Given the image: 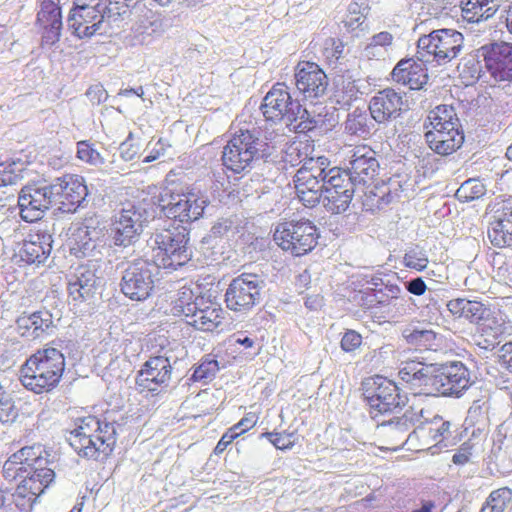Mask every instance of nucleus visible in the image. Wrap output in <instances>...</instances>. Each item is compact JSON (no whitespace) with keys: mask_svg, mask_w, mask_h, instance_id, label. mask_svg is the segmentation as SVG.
<instances>
[{"mask_svg":"<svg viewBox=\"0 0 512 512\" xmlns=\"http://www.w3.org/2000/svg\"><path fill=\"white\" fill-rule=\"evenodd\" d=\"M152 248L155 251L152 262L168 272L186 265L193 257L190 245V230L185 226L156 228L151 234Z\"/></svg>","mask_w":512,"mask_h":512,"instance_id":"39448f33","label":"nucleus"},{"mask_svg":"<svg viewBox=\"0 0 512 512\" xmlns=\"http://www.w3.org/2000/svg\"><path fill=\"white\" fill-rule=\"evenodd\" d=\"M434 365L432 396L459 398L473 383L469 369L461 361Z\"/></svg>","mask_w":512,"mask_h":512,"instance_id":"4468645a","label":"nucleus"},{"mask_svg":"<svg viewBox=\"0 0 512 512\" xmlns=\"http://www.w3.org/2000/svg\"><path fill=\"white\" fill-rule=\"evenodd\" d=\"M420 415L407 409L401 416H394L387 421H382L378 427L384 430L386 437L396 441L398 445H403L410 436V430L419 422Z\"/></svg>","mask_w":512,"mask_h":512,"instance_id":"c756f323","label":"nucleus"},{"mask_svg":"<svg viewBox=\"0 0 512 512\" xmlns=\"http://www.w3.org/2000/svg\"><path fill=\"white\" fill-rule=\"evenodd\" d=\"M16 454L21 458L23 465L27 466V469L31 467V464L36 461L40 454L50 456V454L45 451L40 444L22 447L16 452Z\"/></svg>","mask_w":512,"mask_h":512,"instance_id":"bf43d9fd","label":"nucleus"},{"mask_svg":"<svg viewBox=\"0 0 512 512\" xmlns=\"http://www.w3.org/2000/svg\"><path fill=\"white\" fill-rule=\"evenodd\" d=\"M344 130L350 135L365 138L375 131V124L366 111L356 108L347 115Z\"/></svg>","mask_w":512,"mask_h":512,"instance_id":"2f4dec72","label":"nucleus"},{"mask_svg":"<svg viewBox=\"0 0 512 512\" xmlns=\"http://www.w3.org/2000/svg\"><path fill=\"white\" fill-rule=\"evenodd\" d=\"M481 11H477V13L474 14H463V17L467 19L469 22H481V21H487L491 17H493L497 11L500 10L501 5L498 0L496 1H490V3L486 7H481Z\"/></svg>","mask_w":512,"mask_h":512,"instance_id":"680f3d73","label":"nucleus"},{"mask_svg":"<svg viewBox=\"0 0 512 512\" xmlns=\"http://www.w3.org/2000/svg\"><path fill=\"white\" fill-rule=\"evenodd\" d=\"M160 268L149 259H135L122 271L120 291L132 301L150 298L159 282Z\"/></svg>","mask_w":512,"mask_h":512,"instance_id":"1a4fd4ad","label":"nucleus"},{"mask_svg":"<svg viewBox=\"0 0 512 512\" xmlns=\"http://www.w3.org/2000/svg\"><path fill=\"white\" fill-rule=\"evenodd\" d=\"M484 68L495 82H512V44L493 42L477 49Z\"/></svg>","mask_w":512,"mask_h":512,"instance_id":"f3484780","label":"nucleus"},{"mask_svg":"<svg viewBox=\"0 0 512 512\" xmlns=\"http://www.w3.org/2000/svg\"><path fill=\"white\" fill-rule=\"evenodd\" d=\"M319 236L316 225L306 219L278 223L273 231L274 242L295 257L311 252L316 247Z\"/></svg>","mask_w":512,"mask_h":512,"instance_id":"9d476101","label":"nucleus"},{"mask_svg":"<svg viewBox=\"0 0 512 512\" xmlns=\"http://www.w3.org/2000/svg\"><path fill=\"white\" fill-rule=\"evenodd\" d=\"M347 168L359 187L365 186L374 180L378 174L380 164L374 150L367 146H360L352 151Z\"/></svg>","mask_w":512,"mask_h":512,"instance_id":"b1692460","label":"nucleus"},{"mask_svg":"<svg viewBox=\"0 0 512 512\" xmlns=\"http://www.w3.org/2000/svg\"><path fill=\"white\" fill-rule=\"evenodd\" d=\"M53 236L47 230H37L28 234L15 251L13 259L16 263L26 265L44 264L52 251Z\"/></svg>","mask_w":512,"mask_h":512,"instance_id":"412c9836","label":"nucleus"},{"mask_svg":"<svg viewBox=\"0 0 512 512\" xmlns=\"http://www.w3.org/2000/svg\"><path fill=\"white\" fill-rule=\"evenodd\" d=\"M512 501V489L502 487L490 493L486 503L493 506L495 512H504Z\"/></svg>","mask_w":512,"mask_h":512,"instance_id":"5fc2aeb1","label":"nucleus"},{"mask_svg":"<svg viewBox=\"0 0 512 512\" xmlns=\"http://www.w3.org/2000/svg\"><path fill=\"white\" fill-rule=\"evenodd\" d=\"M108 229L98 217L85 218L78 229L76 242L78 249L84 256L94 255L97 248L106 244Z\"/></svg>","mask_w":512,"mask_h":512,"instance_id":"a878e982","label":"nucleus"},{"mask_svg":"<svg viewBox=\"0 0 512 512\" xmlns=\"http://www.w3.org/2000/svg\"><path fill=\"white\" fill-rule=\"evenodd\" d=\"M464 142V133H454L453 137L446 140L428 142L429 147L439 155H450L459 149Z\"/></svg>","mask_w":512,"mask_h":512,"instance_id":"603ef678","label":"nucleus"},{"mask_svg":"<svg viewBox=\"0 0 512 512\" xmlns=\"http://www.w3.org/2000/svg\"><path fill=\"white\" fill-rule=\"evenodd\" d=\"M403 336L409 344L422 349L431 350L437 346V333L430 329H406Z\"/></svg>","mask_w":512,"mask_h":512,"instance_id":"79ce46f5","label":"nucleus"},{"mask_svg":"<svg viewBox=\"0 0 512 512\" xmlns=\"http://www.w3.org/2000/svg\"><path fill=\"white\" fill-rule=\"evenodd\" d=\"M463 46L461 32L449 28L436 29L418 39L416 59L443 65L458 57Z\"/></svg>","mask_w":512,"mask_h":512,"instance_id":"6e6552de","label":"nucleus"},{"mask_svg":"<svg viewBox=\"0 0 512 512\" xmlns=\"http://www.w3.org/2000/svg\"><path fill=\"white\" fill-rule=\"evenodd\" d=\"M485 191L484 184L475 179H469L460 186L456 195L465 199V201H471L483 196Z\"/></svg>","mask_w":512,"mask_h":512,"instance_id":"4d7b16f0","label":"nucleus"},{"mask_svg":"<svg viewBox=\"0 0 512 512\" xmlns=\"http://www.w3.org/2000/svg\"><path fill=\"white\" fill-rule=\"evenodd\" d=\"M52 182H37L25 185L18 194L19 214L23 221L36 222L55 204Z\"/></svg>","mask_w":512,"mask_h":512,"instance_id":"2eb2a0df","label":"nucleus"},{"mask_svg":"<svg viewBox=\"0 0 512 512\" xmlns=\"http://www.w3.org/2000/svg\"><path fill=\"white\" fill-rule=\"evenodd\" d=\"M394 36L388 31H382L373 35L364 48V54L368 59H385L391 49Z\"/></svg>","mask_w":512,"mask_h":512,"instance_id":"e433bc0d","label":"nucleus"},{"mask_svg":"<svg viewBox=\"0 0 512 512\" xmlns=\"http://www.w3.org/2000/svg\"><path fill=\"white\" fill-rule=\"evenodd\" d=\"M296 194L299 198V200L306 206V207H314L318 203L321 202V200L325 199V192L323 191H317V190H303L296 189Z\"/></svg>","mask_w":512,"mask_h":512,"instance_id":"338daca9","label":"nucleus"},{"mask_svg":"<svg viewBox=\"0 0 512 512\" xmlns=\"http://www.w3.org/2000/svg\"><path fill=\"white\" fill-rule=\"evenodd\" d=\"M28 473L27 466L23 465L21 458L13 453L3 464L2 475L8 481L23 480Z\"/></svg>","mask_w":512,"mask_h":512,"instance_id":"09e8293b","label":"nucleus"},{"mask_svg":"<svg viewBox=\"0 0 512 512\" xmlns=\"http://www.w3.org/2000/svg\"><path fill=\"white\" fill-rule=\"evenodd\" d=\"M77 157L90 165L98 166L104 163L101 154L93 147L89 141H79L77 143Z\"/></svg>","mask_w":512,"mask_h":512,"instance_id":"6e6d98bb","label":"nucleus"},{"mask_svg":"<svg viewBox=\"0 0 512 512\" xmlns=\"http://www.w3.org/2000/svg\"><path fill=\"white\" fill-rule=\"evenodd\" d=\"M44 491L34 480L23 479L12 494L13 502L20 511H28Z\"/></svg>","mask_w":512,"mask_h":512,"instance_id":"7c9ffc66","label":"nucleus"},{"mask_svg":"<svg viewBox=\"0 0 512 512\" xmlns=\"http://www.w3.org/2000/svg\"><path fill=\"white\" fill-rule=\"evenodd\" d=\"M294 79L297 91L305 99H319L326 95L328 77L316 63H299L295 69Z\"/></svg>","mask_w":512,"mask_h":512,"instance_id":"4be33fe9","label":"nucleus"},{"mask_svg":"<svg viewBox=\"0 0 512 512\" xmlns=\"http://www.w3.org/2000/svg\"><path fill=\"white\" fill-rule=\"evenodd\" d=\"M260 110L267 121L284 122L296 133L313 131L324 123L320 114L312 116L298 99H293L284 83L273 85L263 98Z\"/></svg>","mask_w":512,"mask_h":512,"instance_id":"f03ea898","label":"nucleus"},{"mask_svg":"<svg viewBox=\"0 0 512 512\" xmlns=\"http://www.w3.org/2000/svg\"><path fill=\"white\" fill-rule=\"evenodd\" d=\"M402 106V95L392 88H385L371 97L368 110L374 122L386 125L400 117Z\"/></svg>","mask_w":512,"mask_h":512,"instance_id":"5701e85b","label":"nucleus"},{"mask_svg":"<svg viewBox=\"0 0 512 512\" xmlns=\"http://www.w3.org/2000/svg\"><path fill=\"white\" fill-rule=\"evenodd\" d=\"M212 235L219 239L233 237L239 232V224L235 217L218 219L211 227Z\"/></svg>","mask_w":512,"mask_h":512,"instance_id":"864d4df0","label":"nucleus"},{"mask_svg":"<svg viewBox=\"0 0 512 512\" xmlns=\"http://www.w3.org/2000/svg\"><path fill=\"white\" fill-rule=\"evenodd\" d=\"M112 17L111 8H71L66 23L68 30L79 39L91 38L107 31L106 21Z\"/></svg>","mask_w":512,"mask_h":512,"instance_id":"dca6fc26","label":"nucleus"},{"mask_svg":"<svg viewBox=\"0 0 512 512\" xmlns=\"http://www.w3.org/2000/svg\"><path fill=\"white\" fill-rule=\"evenodd\" d=\"M447 308L456 318H463L476 325L489 326L487 324L492 317V310L483 302L456 298L448 301Z\"/></svg>","mask_w":512,"mask_h":512,"instance_id":"c85d7f7f","label":"nucleus"},{"mask_svg":"<svg viewBox=\"0 0 512 512\" xmlns=\"http://www.w3.org/2000/svg\"><path fill=\"white\" fill-rule=\"evenodd\" d=\"M402 263L409 269L424 271L429 263L428 253L418 244H411L405 250Z\"/></svg>","mask_w":512,"mask_h":512,"instance_id":"37998d69","label":"nucleus"},{"mask_svg":"<svg viewBox=\"0 0 512 512\" xmlns=\"http://www.w3.org/2000/svg\"><path fill=\"white\" fill-rule=\"evenodd\" d=\"M28 473L27 466L23 465L21 458L13 453L3 464L2 475L8 481L23 480Z\"/></svg>","mask_w":512,"mask_h":512,"instance_id":"8fccbe9b","label":"nucleus"},{"mask_svg":"<svg viewBox=\"0 0 512 512\" xmlns=\"http://www.w3.org/2000/svg\"><path fill=\"white\" fill-rule=\"evenodd\" d=\"M426 62L405 58L400 60L393 68L392 79L404 85H408L412 90H419L428 82Z\"/></svg>","mask_w":512,"mask_h":512,"instance_id":"cd10ccee","label":"nucleus"},{"mask_svg":"<svg viewBox=\"0 0 512 512\" xmlns=\"http://www.w3.org/2000/svg\"><path fill=\"white\" fill-rule=\"evenodd\" d=\"M172 376V366L164 356L150 357L137 372L136 385L141 391L158 394L166 390Z\"/></svg>","mask_w":512,"mask_h":512,"instance_id":"aec40b11","label":"nucleus"},{"mask_svg":"<svg viewBox=\"0 0 512 512\" xmlns=\"http://www.w3.org/2000/svg\"><path fill=\"white\" fill-rule=\"evenodd\" d=\"M48 457L47 455L40 454L36 461L31 464L24 478L34 480L43 490L48 488L55 478L54 470L48 467L52 463Z\"/></svg>","mask_w":512,"mask_h":512,"instance_id":"72a5a7b5","label":"nucleus"},{"mask_svg":"<svg viewBox=\"0 0 512 512\" xmlns=\"http://www.w3.org/2000/svg\"><path fill=\"white\" fill-rule=\"evenodd\" d=\"M374 289V299H377L380 306L392 304L393 301L400 298L401 288L396 284L387 283L380 288Z\"/></svg>","mask_w":512,"mask_h":512,"instance_id":"13d9d810","label":"nucleus"},{"mask_svg":"<svg viewBox=\"0 0 512 512\" xmlns=\"http://www.w3.org/2000/svg\"><path fill=\"white\" fill-rule=\"evenodd\" d=\"M294 182L296 189H301V191L317 190L325 192V186H322L323 182L317 178L307 176L306 172H296Z\"/></svg>","mask_w":512,"mask_h":512,"instance_id":"052dcab7","label":"nucleus"},{"mask_svg":"<svg viewBox=\"0 0 512 512\" xmlns=\"http://www.w3.org/2000/svg\"><path fill=\"white\" fill-rule=\"evenodd\" d=\"M497 359L501 368L512 373V342H507L501 346L497 353Z\"/></svg>","mask_w":512,"mask_h":512,"instance_id":"774afa93","label":"nucleus"},{"mask_svg":"<svg viewBox=\"0 0 512 512\" xmlns=\"http://www.w3.org/2000/svg\"><path fill=\"white\" fill-rule=\"evenodd\" d=\"M430 126L432 128L441 127V129H446V127L450 126L461 127V124L454 107L441 104L429 112L424 127L429 128Z\"/></svg>","mask_w":512,"mask_h":512,"instance_id":"473e14b6","label":"nucleus"},{"mask_svg":"<svg viewBox=\"0 0 512 512\" xmlns=\"http://www.w3.org/2000/svg\"><path fill=\"white\" fill-rule=\"evenodd\" d=\"M392 199L393 196L389 187L382 184L381 186H375L366 194L364 206L368 207L370 210H381L384 206L388 205Z\"/></svg>","mask_w":512,"mask_h":512,"instance_id":"a18cd8bd","label":"nucleus"},{"mask_svg":"<svg viewBox=\"0 0 512 512\" xmlns=\"http://www.w3.org/2000/svg\"><path fill=\"white\" fill-rule=\"evenodd\" d=\"M32 313H23L18 316L15 320L14 326H10L3 332V337L7 342H11L12 345L19 344L17 337L13 336V333H17L20 337L28 340H35V330L33 329Z\"/></svg>","mask_w":512,"mask_h":512,"instance_id":"f704fd0d","label":"nucleus"},{"mask_svg":"<svg viewBox=\"0 0 512 512\" xmlns=\"http://www.w3.org/2000/svg\"><path fill=\"white\" fill-rule=\"evenodd\" d=\"M119 426L115 421H101L95 416L80 417L75 420V427L66 432L65 438L80 457L102 461L115 448Z\"/></svg>","mask_w":512,"mask_h":512,"instance_id":"f257e3e1","label":"nucleus"},{"mask_svg":"<svg viewBox=\"0 0 512 512\" xmlns=\"http://www.w3.org/2000/svg\"><path fill=\"white\" fill-rule=\"evenodd\" d=\"M370 11L369 0H354L348 6L346 17L343 20L344 26L350 31L365 30L366 27L363 25Z\"/></svg>","mask_w":512,"mask_h":512,"instance_id":"c9c22d12","label":"nucleus"},{"mask_svg":"<svg viewBox=\"0 0 512 512\" xmlns=\"http://www.w3.org/2000/svg\"><path fill=\"white\" fill-rule=\"evenodd\" d=\"M219 370L218 361L211 355H206L201 363L194 368L191 379L196 382L212 380Z\"/></svg>","mask_w":512,"mask_h":512,"instance_id":"49530a36","label":"nucleus"},{"mask_svg":"<svg viewBox=\"0 0 512 512\" xmlns=\"http://www.w3.org/2000/svg\"><path fill=\"white\" fill-rule=\"evenodd\" d=\"M58 2L59 0H41L36 20L40 26L63 25L61 7Z\"/></svg>","mask_w":512,"mask_h":512,"instance_id":"a19ab883","label":"nucleus"},{"mask_svg":"<svg viewBox=\"0 0 512 512\" xmlns=\"http://www.w3.org/2000/svg\"><path fill=\"white\" fill-rule=\"evenodd\" d=\"M32 317L34 318V327L36 339L43 337L44 335H51L54 333L56 328V322L60 320V315L58 312L55 314L46 309H40L35 312H32Z\"/></svg>","mask_w":512,"mask_h":512,"instance_id":"ea45409f","label":"nucleus"},{"mask_svg":"<svg viewBox=\"0 0 512 512\" xmlns=\"http://www.w3.org/2000/svg\"><path fill=\"white\" fill-rule=\"evenodd\" d=\"M156 205L164 217L180 223H191L204 216L209 199L203 195L165 188L158 196Z\"/></svg>","mask_w":512,"mask_h":512,"instance_id":"9b49d317","label":"nucleus"},{"mask_svg":"<svg viewBox=\"0 0 512 512\" xmlns=\"http://www.w3.org/2000/svg\"><path fill=\"white\" fill-rule=\"evenodd\" d=\"M62 26L63 25L54 26L53 24L50 26H40L42 28L41 47L43 49L51 48L59 42Z\"/></svg>","mask_w":512,"mask_h":512,"instance_id":"e2e57ef3","label":"nucleus"},{"mask_svg":"<svg viewBox=\"0 0 512 512\" xmlns=\"http://www.w3.org/2000/svg\"><path fill=\"white\" fill-rule=\"evenodd\" d=\"M266 287L265 277L261 274L243 272L233 278L225 292L226 307L240 314L249 313L262 302Z\"/></svg>","mask_w":512,"mask_h":512,"instance_id":"f8f14e48","label":"nucleus"},{"mask_svg":"<svg viewBox=\"0 0 512 512\" xmlns=\"http://www.w3.org/2000/svg\"><path fill=\"white\" fill-rule=\"evenodd\" d=\"M487 235L495 247H509L512 245V202L503 203L497 209L489 223Z\"/></svg>","mask_w":512,"mask_h":512,"instance_id":"bb28decb","label":"nucleus"},{"mask_svg":"<svg viewBox=\"0 0 512 512\" xmlns=\"http://www.w3.org/2000/svg\"><path fill=\"white\" fill-rule=\"evenodd\" d=\"M28 473L27 466L23 465L21 458L13 453L3 464L2 475L8 481L23 480Z\"/></svg>","mask_w":512,"mask_h":512,"instance_id":"de8ad7c7","label":"nucleus"},{"mask_svg":"<svg viewBox=\"0 0 512 512\" xmlns=\"http://www.w3.org/2000/svg\"><path fill=\"white\" fill-rule=\"evenodd\" d=\"M147 203H126L114 213L108 228L109 246L129 247L140 240L144 228L154 219Z\"/></svg>","mask_w":512,"mask_h":512,"instance_id":"423d86ee","label":"nucleus"},{"mask_svg":"<svg viewBox=\"0 0 512 512\" xmlns=\"http://www.w3.org/2000/svg\"><path fill=\"white\" fill-rule=\"evenodd\" d=\"M434 370V363L407 360L401 363L398 375L412 388L419 389L420 394L432 396Z\"/></svg>","mask_w":512,"mask_h":512,"instance_id":"393cba45","label":"nucleus"},{"mask_svg":"<svg viewBox=\"0 0 512 512\" xmlns=\"http://www.w3.org/2000/svg\"><path fill=\"white\" fill-rule=\"evenodd\" d=\"M361 390L374 418L400 412L409 401L408 394L394 381L380 375L365 379Z\"/></svg>","mask_w":512,"mask_h":512,"instance_id":"0eeeda50","label":"nucleus"},{"mask_svg":"<svg viewBox=\"0 0 512 512\" xmlns=\"http://www.w3.org/2000/svg\"><path fill=\"white\" fill-rule=\"evenodd\" d=\"M18 416V409L11 393L0 382V423L10 425L17 420Z\"/></svg>","mask_w":512,"mask_h":512,"instance_id":"c03bdc74","label":"nucleus"},{"mask_svg":"<svg viewBox=\"0 0 512 512\" xmlns=\"http://www.w3.org/2000/svg\"><path fill=\"white\" fill-rule=\"evenodd\" d=\"M362 344V336L355 330H347L341 339L340 347L347 353L354 352Z\"/></svg>","mask_w":512,"mask_h":512,"instance_id":"69168bd1","label":"nucleus"},{"mask_svg":"<svg viewBox=\"0 0 512 512\" xmlns=\"http://www.w3.org/2000/svg\"><path fill=\"white\" fill-rule=\"evenodd\" d=\"M323 177L325 208L333 214L344 213L353 199L358 187L357 183L353 180L348 168L331 167L328 174L324 173Z\"/></svg>","mask_w":512,"mask_h":512,"instance_id":"ddd939ff","label":"nucleus"},{"mask_svg":"<svg viewBox=\"0 0 512 512\" xmlns=\"http://www.w3.org/2000/svg\"><path fill=\"white\" fill-rule=\"evenodd\" d=\"M276 148L260 132L253 130L237 131L222 151L223 165L234 173L249 171L260 162H275Z\"/></svg>","mask_w":512,"mask_h":512,"instance_id":"7ed1b4c3","label":"nucleus"},{"mask_svg":"<svg viewBox=\"0 0 512 512\" xmlns=\"http://www.w3.org/2000/svg\"><path fill=\"white\" fill-rule=\"evenodd\" d=\"M55 204L63 213H74L82 207L88 196L84 178L75 174H66L52 182Z\"/></svg>","mask_w":512,"mask_h":512,"instance_id":"6ab92c4d","label":"nucleus"},{"mask_svg":"<svg viewBox=\"0 0 512 512\" xmlns=\"http://www.w3.org/2000/svg\"><path fill=\"white\" fill-rule=\"evenodd\" d=\"M329 166L330 162L328 158L324 156L316 159L310 158L304 162L303 166L298 169L297 172H306L307 176L317 178L323 182V180H325L323 175L324 173L328 174V171L330 170Z\"/></svg>","mask_w":512,"mask_h":512,"instance_id":"3c124183","label":"nucleus"},{"mask_svg":"<svg viewBox=\"0 0 512 512\" xmlns=\"http://www.w3.org/2000/svg\"><path fill=\"white\" fill-rule=\"evenodd\" d=\"M197 313L198 314L194 315L193 320H187V323L198 330L213 331L222 323L221 308L206 306L201 308Z\"/></svg>","mask_w":512,"mask_h":512,"instance_id":"4c0bfd02","label":"nucleus"},{"mask_svg":"<svg viewBox=\"0 0 512 512\" xmlns=\"http://www.w3.org/2000/svg\"><path fill=\"white\" fill-rule=\"evenodd\" d=\"M103 271L97 262L89 261L76 268L68 283L69 296L73 301H87L101 294L104 286Z\"/></svg>","mask_w":512,"mask_h":512,"instance_id":"a211bd4d","label":"nucleus"},{"mask_svg":"<svg viewBox=\"0 0 512 512\" xmlns=\"http://www.w3.org/2000/svg\"><path fill=\"white\" fill-rule=\"evenodd\" d=\"M454 133H463L461 127L450 126L446 127V129H441V127L432 128L425 132V140L426 142H435L436 140H446L453 137Z\"/></svg>","mask_w":512,"mask_h":512,"instance_id":"0e129e2a","label":"nucleus"},{"mask_svg":"<svg viewBox=\"0 0 512 512\" xmlns=\"http://www.w3.org/2000/svg\"><path fill=\"white\" fill-rule=\"evenodd\" d=\"M65 371V357L54 348L38 349L20 368L19 380L24 388L35 393H49L60 383Z\"/></svg>","mask_w":512,"mask_h":512,"instance_id":"20e7f679","label":"nucleus"},{"mask_svg":"<svg viewBox=\"0 0 512 512\" xmlns=\"http://www.w3.org/2000/svg\"><path fill=\"white\" fill-rule=\"evenodd\" d=\"M27 164L21 159H12L0 163V181L2 185H16L23 180Z\"/></svg>","mask_w":512,"mask_h":512,"instance_id":"58836bf2","label":"nucleus"}]
</instances>
